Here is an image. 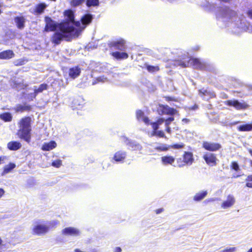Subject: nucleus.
I'll use <instances>...</instances> for the list:
<instances>
[{
	"label": "nucleus",
	"instance_id": "obj_1",
	"mask_svg": "<svg viewBox=\"0 0 252 252\" xmlns=\"http://www.w3.org/2000/svg\"><path fill=\"white\" fill-rule=\"evenodd\" d=\"M136 117L139 121L143 122L147 126H151L152 136H156L158 138H167L163 130H158L159 126L163 123V118H158L156 122H151L149 118L145 115L144 112L141 110L136 111Z\"/></svg>",
	"mask_w": 252,
	"mask_h": 252
},
{
	"label": "nucleus",
	"instance_id": "obj_2",
	"mask_svg": "<svg viewBox=\"0 0 252 252\" xmlns=\"http://www.w3.org/2000/svg\"><path fill=\"white\" fill-rule=\"evenodd\" d=\"M32 119L30 116H25L21 118L18 122L19 129L16 132L18 137L29 143L31 141V125Z\"/></svg>",
	"mask_w": 252,
	"mask_h": 252
},
{
	"label": "nucleus",
	"instance_id": "obj_3",
	"mask_svg": "<svg viewBox=\"0 0 252 252\" xmlns=\"http://www.w3.org/2000/svg\"><path fill=\"white\" fill-rule=\"evenodd\" d=\"M70 31L63 32V31L55 32L51 37V41L55 45L60 44L63 40L70 41L73 38L78 37L81 33V31L76 30L75 32L71 34L73 28L71 27Z\"/></svg>",
	"mask_w": 252,
	"mask_h": 252
},
{
	"label": "nucleus",
	"instance_id": "obj_4",
	"mask_svg": "<svg viewBox=\"0 0 252 252\" xmlns=\"http://www.w3.org/2000/svg\"><path fill=\"white\" fill-rule=\"evenodd\" d=\"M45 25L43 30L44 32H55L57 28L60 31L68 32L70 31L71 28L66 26L64 23H57L54 21L51 17L46 16L44 18Z\"/></svg>",
	"mask_w": 252,
	"mask_h": 252
},
{
	"label": "nucleus",
	"instance_id": "obj_5",
	"mask_svg": "<svg viewBox=\"0 0 252 252\" xmlns=\"http://www.w3.org/2000/svg\"><path fill=\"white\" fill-rule=\"evenodd\" d=\"M59 222L58 220H55L50 222L48 225L45 224H38L35 225L32 229L33 235L41 236L47 233L50 228L56 227Z\"/></svg>",
	"mask_w": 252,
	"mask_h": 252
},
{
	"label": "nucleus",
	"instance_id": "obj_6",
	"mask_svg": "<svg viewBox=\"0 0 252 252\" xmlns=\"http://www.w3.org/2000/svg\"><path fill=\"white\" fill-rule=\"evenodd\" d=\"M193 154L189 151H185L182 157L177 158L176 159V166L181 168L186 165H190L194 162Z\"/></svg>",
	"mask_w": 252,
	"mask_h": 252
},
{
	"label": "nucleus",
	"instance_id": "obj_7",
	"mask_svg": "<svg viewBox=\"0 0 252 252\" xmlns=\"http://www.w3.org/2000/svg\"><path fill=\"white\" fill-rule=\"evenodd\" d=\"M108 47L111 49H115L120 51H125L126 49V41L120 38L116 41H111L108 44Z\"/></svg>",
	"mask_w": 252,
	"mask_h": 252
},
{
	"label": "nucleus",
	"instance_id": "obj_8",
	"mask_svg": "<svg viewBox=\"0 0 252 252\" xmlns=\"http://www.w3.org/2000/svg\"><path fill=\"white\" fill-rule=\"evenodd\" d=\"M63 14L66 18L61 23H64L66 24V26L68 27H72L73 28L72 32H74L75 28L73 26L69 25L70 23L75 22V16L73 11L71 9H67L64 11Z\"/></svg>",
	"mask_w": 252,
	"mask_h": 252
},
{
	"label": "nucleus",
	"instance_id": "obj_9",
	"mask_svg": "<svg viewBox=\"0 0 252 252\" xmlns=\"http://www.w3.org/2000/svg\"><path fill=\"white\" fill-rule=\"evenodd\" d=\"M202 147L204 150L210 152L219 151L222 147L221 144L219 143L207 141L203 142Z\"/></svg>",
	"mask_w": 252,
	"mask_h": 252
},
{
	"label": "nucleus",
	"instance_id": "obj_10",
	"mask_svg": "<svg viewBox=\"0 0 252 252\" xmlns=\"http://www.w3.org/2000/svg\"><path fill=\"white\" fill-rule=\"evenodd\" d=\"M225 104L229 106H233L237 110H245L249 106L246 102H240L237 100H227Z\"/></svg>",
	"mask_w": 252,
	"mask_h": 252
},
{
	"label": "nucleus",
	"instance_id": "obj_11",
	"mask_svg": "<svg viewBox=\"0 0 252 252\" xmlns=\"http://www.w3.org/2000/svg\"><path fill=\"white\" fill-rule=\"evenodd\" d=\"M177 112L176 109L169 107L167 105L159 104L158 113L160 115H174Z\"/></svg>",
	"mask_w": 252,
	"mask_h": 252
},
{
	"label": "nucleus",
	"instance_id": "obj_12",
	"mask_svg": "<svg viewBox=\"0 0 252 252\" xmlns=\"http://www.w3.org/2000/svg\"><path fill=\"white\" fill-rule=\"evenodd\" d=\"M203 158L207 164L211 166L217 165V158L216 155L211 153H206L203 156Z\"/></svg>",
	"mask_w": 252,
	"mask_h": 252
},
{
	"label": "nucleus",
	"instance_id": "obj_13",
	"mask_svg": "<svg viewBox=\"0 0 252 252\" xmlns=\"http://www.w3.org/2000/svg\"><path fill=\"white\" fill-rule=\"evenodd\" d=\"M189 66H192L196 69L201 70L205 67V64L199 59L189 57Z\"/></svg>",
	"mask_w": 252,
	"mask_h": 252
},
{
	"label": "nucleus",
	"instance_id": "obj_14",
	"mask_svg": "<svg viewBox=\"0 0 252 252\" xmlns=\"http://www.w3.org/2000/svg\"><path fill=\"white\" fill-rule=\"evenodd\" d=\"M47 5L45 2L39 3L34 6L32 13L35 15H39L42 14L46 7Z\"/></svg>",
	"mask_w": 252,
	"mask_h": 252
},
{
	"label": "nucleus",
	"instance_id": "obj_15",
	"mask_svg": "<svg viewBox=\"0 0 252 252\" xmlns=\"http://www.w3.org/2000/svg\"><path fill=\"white\" fill-rule=\"evenodd\" d=\"M63 234L66 235L77 236L80 235V231L74 227H68L63 230Z\"/></svg>",
	"mask_w": 252,
	"mask_h": 252
},
{
	"label": "nucleus",
	"instance_id": "obj_16",
	"mask_svg": "<svg viewBox=\"0 0 252 252\" xmlns=\"http://www.w3.org/2000/svg\"><path fill=\"white\" fill-rule=\"evenodd\" d=\"M235 202V199L232 195H228L227 199L224 201L221 205V208L223 209H227L232 207Z\"/></svg>",
	"mask_w": 252,
	"mask_h": 252
},
{
	"label": "nucleus",
	"instance_id": "obj_17",
	"mask_svg": "<svg viewBox=\"0 0 252 252\" xmlns=\"http://www.w3.org/2000/svg\"><path fill=\"white\" fill-rule=\"evenodd\" d=\"M198 93L199 95L203 97L205 96L209 97V98H214L216 97V94L213 91H211L208 89V88H201L198 90Z\"/></svg>",
	"mask_w": 252,
	"mask_h": 252
},
{
	"label": "nucleus",
	"instance_id": "obj_18",
	"mask_svg": "<svg viewBox=\"0 0 252 252\" xmlns=\"http://www.w3.org/2000/svg\"><path fill=\"white\" fill-rule=\"evenodd\" d=\"M13 109L16 113L29 112L32 110V106L30 105L26 104V103H25L24 105L17 104Z\"/></svg>",
	"mask_w": 252,
	"mask_h": 252
},
{
	"label": "nucleus",
	"instance_id": "obj_19",
	"mask_svg": "<svg viewBox=\"0 0 252 252\" xmlns=\"http://www.w3.org/2000/svg\"><path fill=\"white\" fill-rule=\"evenodd\" d=\"M15 56L14 52L11 50H6L0 52V60H9Z\"/></svg>",
	"mask_w": 252,
	"mask_h": 252
},
{
	"label": "nucleus",
	"instance_id": "obj_20",
	"mask_svg": "<svg viewBox=\"0 0 252 252\" xmlns=\"http://www.w3.org/2000/svg\"><path fill=\"white\" fill-rule=\"evenodd\" d=\"M14 21L18 29L22 30L25 26L26 19L24 16H16L14 18Z\"/></svg>",
	"mask_w": 252,
	"mask_h": 252
},
{
	"label": "nucleus",
	"instance_id": "obj_21",
	"mask_svg": "<svg viewBox=\"0 0 252 252\" xmlns=\"http://www.w3.org/2000/svg\"><path fill=\"white\" fill-rule=\"evenodd\" d=\"M110 54L113 58L118 60H125L128 58V54L125 52L115 51L112 52Z\"/></svg>",
	"mask_w": 252,
	"mask_h": 252
},
{
	"label": "nucleus",
	"instance_id": "obj_22",
	"mask_svg": "<svg viewBox=\"0 0 252 252\" xmlns=\"http://www.w3.org/2000/svg\"><path fill=\"white\" fill-rule=\"evenodd\" d=\"M175 161V158L170 155H166L161 158V163L165 165H172Z\"/></svg>",
	"mask_w": 252,
	"mask_h": 252
},
{
	"label": "nucleus",
	"instance_id": "obj_23",
	"mask_svg": "<svg viewBox=\"0 0 252 252\" xmlns=\"http://www.w3.org/2000/svg\"><path fill=\"white\" fill-rule=\"evenodd\" d=\"M22 147L21 143L17 141H11L7 144V148L11 151H17Z\"/></svg>",
	"mask_w": 252,
	"mask_h": 252
},
{
	"label": "nucleus",
	"instance_id": "obj_24",
	"mask_svg": "<svg viewBox=\"0 0 252 252\" xmlns=\"http://www.w3.org/2000/svg\"><path fill=\"white\" fill-rule=\"evenodd\" d=\"M15 167L16 164L14 163H9L3 167L2 171L1 173V175L3 176L10 173Z\"/></svg>",
	"mask_w": 252,
	"mask_h": 252
},
{
	"label": "nucleus",
	"instance_id": "obj_25",
	"mask_svg": "<svg viewBox=\"0 0 252 252\" xmlns=\"http://www.w3.org/2000/svg\"><path fill=\"white\" fill-rule=\"evenodd\" d=\"M126 156V152L122 151H119L116 152L113 157V159L117 162L123 161Z\"/></svg>",
	"mask_w": 252,
	"mask_h": 252
},
{
	"label": "nucleus",
	"instance_id": "obj_26",
	"mask_svg": "<svg viewBox=\"0 0 252 252\" xmlns=\"http://www.w3.org/2000/svg\"><path fill=\"white\" fill-rule=\"evenodd\" d=\"M80 69L78 67L76 66L70 68L69 69L68 74L71 78L74 79L80 75Z\"/></svg>",
	"mask_w": 252,
	"mask_h": 252
},
{
	"label": "nucleus",
	"instance_id": "obj_27",
	"mask_svg": "<svg viewBox=\"0 0 252 252\" xmlns=\"http://www.w3.org/2000/svg\"><path fill=\"white\" fill-rule=\"evenodd\" d=\"M57 146V144L54 141H51L48 143H44L42 147V150L44 151H50Z\"/></svg>",
	"mask_w": 252,
	"mask_h": 252
},
{
	"label": "nucleus",
	"instance_id": "obj_28",
	"mask_svg": "<svg viewBox=\"0 0 252 252\" xmlns=\"http://www.w3.org/2000/svg\"><path fill=\"white\" fill-rule=\"evenodd\" d=\"M93 19V16L91 14H86L83 15L81 19V21L83 25H89L90 24Z\"/></svg>",
	"mask_w": 252,
	"mask_h": 252
},
{
	"label": "nucleus",
	"instance_id": "obj_29",
	"mask_svg": "<svg viewBox=\"0 0 252 252\" xmlns=\"http://www.w3.org/2000/svg\"><path fill=\"white\" fill-rule=\"evenodd\" d=\"M47 88V84L45 83L40 84L38 88L34 90V93L32 94L33 98H35L38 93H41L44 90H46Z\"/></svg>",
	"mask_w": 252,
	"mask_h": 252
},
{
	"label": "nucleus",
	"instance_id": "obj_30",
	"mask_svg": "<svg viewBox=\"0 0 252 252\" xmlns=\"http://www.w3.org/2000/svg\"><path fill=\"white\" fill-rule=\"evenodd\" d=\"M239 131H250L252 130V123L246 124L237 127Z\"/></svg>",
	"mask_w": 252,
	"mask_h": 252
},
{
	"label": "nucleus",
	"instance_id": "obj_31",
	"mask_svg": "<svg viewBox=\"0 0 252 252\" xmlns=\"http://www.w3.org/2000/svg\"><path fill=\"white\" fill-rule=\"evenodd\" d=\"M207 195L206 190L202 191L195 194L193 197V200L195 201H200L203 199Z\"/></svg>",
	"mask_w": 252,
	"mask_h": 252
},
{
	"label": "nucleus",
	"instance_id": "obj_32",
	"mask_svg": "<svg viewBox=\"0 0 252 252\" xmlns=\"http://www.w3.org/2000/svg\"><path fill=\"white\" fill-rule=\"evenodd\" d=\"M0 119L5 122H11L12 120V116L9 112H4L0 114Z\"/></svg>",
	"mask_w": 252,
	"mask_h": 252
},
{
	"label": "nucleus",
	"instance_id": "obj_33",
	"mask_svg": "<svg viewBox=\"0 0 252 252\" xmlns=\"http://www.w3.org/2000/svg\"><path fill=\"white\" fill-rule=\"evenodd\" d=\"M85 0H69V3L72 7H77L81 5Z\"/></svg>",
	"mask_w": 252,
	"mask_h": 252
},
{
	"label": "nucleus",
	"instance_id": "obj_34",
	"mask_svg": "<svg viewBox=\"0 0 252 252\" xmlns=\"http://www.w3.org/2000/svg\"><path fill=\"white\" fill-rule=\"evenodd\" d=\"M145 66L149 72L154 73L158 72L159 70V67L158 65L153 66L149 65L147 63L145 64Z\"/></svg>",
	"mask_w": 252,
	"mask_h": 252
},
{
	"label": "nucleus",
	"instance_id": "obj_35",
	"mask_svg": "<svg viewBox=\"0 0 252 252\" xmlns=\"http://www.w3.org/2000/svg\"><path fill=\"white\" fill-rule=\"evenodd\" d=\"M155 150L158 152H165L167 151L169 149H170V145H167L166 144H161L159 146H157L155 147Z\"/></svg>",
	"mask_w": 252,
	"mask_h": 252
},
{
	"label": "nucleus",
	"instance_id": "obj_36",
	"mask_svg": "<svg viewBox=\"0 0 252 252\" xmlns=\"http://www.w3.org/2000/svg\"><path fill=\"white\" fill-rule=\"evenodd\" d=\"M86 4L88 7L91 6H97L99 5V0H86Z\"/></svg>",
	"mask_w": 252,
	"mask_h": 252
},
{
	"label": "nucleus",
	"instance_id": "obj_37",
	"mask_svg": "<svg viewBox=\"0 0 252 252\" xmlns=\"http://www.w3.org/2000/svg\"><path fill=\"white\" fill-rule=\"evenodd\" d=\"M185 61L179 60L177 61V64L182 67H188L189 66V57L187 58V60L184 59Z\"/></svg>",
	"mask_w": 252,
	"mask_h": 252
},
{
	"label": "nucleus",
	"instance_id": "obj_38",
	"mask_svg": "<svg viewBox=\"0 0 252 252\" xmlns=\"http://www.w3.org/2000/svg\"><path fill=\"white\" fill-rule=\"evenodd\" d=\"M185 144L182 143H174L172 145H170V148L173 149H181L184 148Z\"/></svg>",
	"mask_w": 252,
	"mask_h": 252
},
{
	"label": "nucleus",
	"instance_id": "obj_39",
	"mask_svg": "<svg viewBox=\"0 0 252 252\" xmlns=\"http://www.w3.org/2000/svg\"><path fill=\"white\" fill-rule=\"evenodd\" d=\"M27 61L24 59H19L14 62V64L16 66H21L25 64Z\"/></svg>",
	"mask_w": 252,
	"mask_h": 252
},
{
	"label": "nucleus",
	"instance_id": "obj_40",
	"mask_svg": "<svg viewBox=\"0 0 252 252\" xmlns=\"http://www.w3.org/2000/svg\"><path fill=\"white\" fill-rule=\"evenodd\" d=\"M247 187L252 188V175H249L246 179Z\"/></svg>",
	"mask_w": 252,
	"mask_h": 252
},
{
	"label": "nucleus",
	"instance_id": "obj_41",
	"mask_svg": "<svg viewBox=\"0 0 252 252\" xmlns=\"http://www.w3.org/2000/svg\"><path fill=\"white\" fill-rule=\"evenodd\" d=\"M230 168L231 169L235 170L237 172L240 170L239 166L237 162L232 161L231 163Z\"/></svg>",
	"mask_w": 252,
	"mask_h": 252
},
{
	"label": "nucleus",
	"instance_id": "obj_42",
	"mask_svg": "<svg viewBox=\"0 0 252 252\" xmlns=\"http://www.w3.org/2000/svg\"><path fill=\"white\" fill-rule=\"evenodd\" d=\"M62 160L61 159H57L54 161H53L52 162V165L54 167H55L56 168L60 167L62 165Z\"/></svg>",
	"mask_w": 252,
	"mask_h": 252
},
{
	"label": "nucleus",
	"instance_id": "obj_43",
	"mask_svg": "<svg viewBox=\"0 0 252 252\" xmlns=\"http://www.w3.org/2000/svg\"><path fill=\"white\" fill-rule=\"evenodd\" d=\"M174 120V118L173 117H169L166 119H164V122L165 123V126H169L171 123Z\"/></svg>",
	"mask_w": 252,
	"mask_h": 252
},
{
	"label": "nucleus",
	"instance_id": "obj_44",
	"mask_svg": "<svg viewBox=\"0 0 252 252\" xmlns=\"http://www.w3.org/2000/svg\"><path fill=\"white\" fill-rule=\"evenodd\" d=\"M236 251L235 247H231V248H227L222 251L221 252H235Z\"/></svg>",
	"mask_w": 252,
	"mask_h": 252
},
{
	"label": "nucleus",
	"instance_id": "obj_45",
	"mask_svg": "<svg viewBox=\"0 0 252 252\" xmlns=\"http://www.w3.org/2000/svg\"><path fill=\"white\" fill-rule=\"evenodd\" d=\"M216 200V199L215 198H210V199H206L204 201V203L205 204H207L210 202H213L214 201Z\"/></svg>",
	"mask_w": 252,
	"mask_h": 252
},
{
	"label": "nucleus",
	"instance_id": "obj_46",
	"mask_svg": "<svg viewBox=\"0 0 252 252\" xmlns=\"http://www.w3.org/2000/svg\"><path fill=\"white\" fill-rule=\"evenodd\" d=\"M247 14L251 19H252V9L248 10Z\"/></svg>",
	"mask_w": 252,
	"mask_h": 252
},
{
	"label": "nucleus",
	"instance_id": "obj_47",
	"mask_svg": "<svg viewBox=\"0 0 252 252\" xmlns=\"http://www.w3.org/2000/svg\"><path fill=\"white\" fill-rule=\"evenodd\" d=\"M165 131L167 132L169 134H171L172 132V130L170 126H165Z\"/></svg>",
	"mask_w": 252,
	"mask_h": 252
},
{
	"label": "nucleus",
	"instance_id": "obj_48",
	"mask_svg": "<svg viewBox=\"0 0 252 252\" xmlns=\"http://www.w3.org/2000/svg\"><path fill=\"white\" fill-rule=\"evenodd\" d=\"M165 98L166 101H176V99L170 96H165Z\"/></svg>",
	"mask_w": 252,
	"mask_h": 252
},
{
	"label": "nucleus",
	"instance_id": "obj_49",
	"mask_svg": "<svg viewBox=\"0 0 252 252\" xmlns=\"http://www.w3.org/2000/svg\"><path fill=\"white\" fill-rule=\"evenodd\" d=\"M163 211H164L163 208H159V209L156 210L155 211L157 214H159L163 212Z\"/></svg>",
	"mask_w": 252,
	"mask_h": 252
},
{
	"label": "nucleus",
	"instance_id": "obj_50",
	"mask_svg": "<svg viewBox=\"0 0 252 252\" xmlns=\"http://www.w3.org/2000/svg\"><path fill=\"white\" fill-rule=\"evenodd\" d=\"M198 108V105L196 104H194L191 107H189V110H194L197 109Z\"/></svg>",
	"mask_w": 252,
	"mask_h": 252
},
{
	"label": "nucleus",
	"instance_id": "obj_51",
	"mask_svg": "<svg viewBox=\"0 0 252 252\" xmlns=\"http://www.w3.org/2000/svg\"><path fill=\"white\" fill-rule=\"evenodd\" d=\"M182 121L184 124H188L190 122V120L188 118H183L182 119Z\"/></svg>",
	"mask_w": 252,
	"mask_h": 252
},
{
	"label": "nucleus",
	"instance_id": "obj_52",
	"mask_svg": "<svg viewBox=\"0 0 252 252\" xmlns=\"http://www.w3.org/2000/svg\"><path fill=\"white\" fill-rule=\"evenodd\" d=\"M6 158V157L5 156H0V164L3 163V162H2V161H3Z\"/></svg>",
	"mask_w": 252,
	"mask_h": 252
},
{
	"label": "nucleus",
	"instance_id": "obj_53",
	"mask_svg": "<svg viewBox=\"0 0 252 252\" xmlns=\"http://www.w3.org/2000/svg\"><path fill=\"white\" fill-rule=\"evenodd\" d=\"M122 252V249L120 247H116L115 250H114V252Z\"/></svg>",
	"mask_w": 252,
	"mask_h": 252
},
{
	"label": "nucleus",
	"instance_id": "obj_54",
	"mask_svg": "<svg viewBox=\"0 0 252 252\" xmlns=\"http://www.w3.org/2000/svg\"><path fill=\"white\" fill-rule=\"evenodd\" d=\"M70 23L72 24H74L76 27H79L80 26V23L79 21H75V22Z\"/></svg>",
	"mask_w": 252,
	"mask_h": 252
},
{
	"label": "nucleus",
	"instance_id": "obj_55",
	"mask_svg": "<svg viewBox=\"0 0 252 252\" xmlns=\"http://www.w3.org/2000/svg\"><path fill=\"white\" fill-rule=\"evenodd\" d=\"M4 193V190L2 189H0V198H1Z\"/></svg>",
	"mask_w": 252,
	"mask_h": 252
},
{
	"label": "nucleus",
	"instance_id": "obj_56",
	"mask_svg": "<svg viewBox=\"0 0 252 252\" xmlns=\"http://www.w3.org/2000/svg\"><path fill=\"white\" fill-rule=\"evenodd\" d=\"M249 153L250 154V155H251V156L252 157V150H251V149L249 150ZM250 164H251V165L252 166V161H251Z\"/></svg>",
	"mask_w": 252,
	"mask_h": 252
},
{
	"label": "nucleus",
	"instance_id": "obj_57",
	"mask_svg": "<svg viewBox=\"0 0 252 252\" xmlns=\"http://www.w3.org/2000/svg\"><path fill=\"white\" fill-rule=\"evenodd\" d=\"M2 240L1 238L0 237V246L2 244Z\"/></svg>",
	"mask_w": 252,
	"mask_h": 252
},
{
	"label": "nucleus",
	"instance_id": "obj_58",
	"mask_svg": "<svg viewBox=\"0 0 252 252\" xmlns=\"http://www.w3.org/2000/svg\"><path fill=\"white\" fill-rule=\"evenodd\" d=\"M247 252H252V247L249 249Z\"/></svg>",
	"mask_w": 252,
	"mask_h": 252
},
{
	"label": "nucleus",
	"instance_id": "obj_59",
	"mask_svg": "<svg viewBox=\"0 0 252 252\" xmlns=\"http://www.w3.org/2000/svg\"><path fill=\"white\" fill-rule=\"evenodd\" d=\"M240 176L239 175H237L236 176L234 177L235 178H237L238 177H239Z\"/></svg>",
	"mask_w": 252,
	"mask_h": 252
},
{
	"label": "nucleus",
	"instance_id": "obj_60",
	"mask_svg": "<svg viewBox=\"0 0 252 252\" xmlns=\"http://www.w3.org/2000/svg\"><path fill=\"white\" fill-rule=\"evenodd\" d=\"M238 123V122H235L234 124H237Z\"/></svg>",
	"mask_w": 252,
	"mask_h": 252
}]
</instances>
